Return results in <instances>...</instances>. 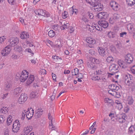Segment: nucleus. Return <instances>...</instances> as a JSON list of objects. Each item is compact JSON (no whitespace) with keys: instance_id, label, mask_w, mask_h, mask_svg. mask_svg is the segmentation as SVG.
<instances>
[{"instance_id":"f257e3e1","label":"nucleus","mask_w":135,"mask_h":135,"mask_svg":"<svg viewBox=\"0 0 135 135\" xmlns=\"http://www.w3.org/2000/svg\"><path fill=\"white\" fill-rule=\"evenodd\" d=\"M35 13L37 15H41L45 17H49L50 16V14L48 12L45 10L42 9H39L35 11Z\"/></svg>"},{"instance_id":"f03ea898","label":"nucleus","mask_w":135,"mask_h":135,"mask_svg":"<svg viewBox=\"0 0 135 135\" xmlns=\"http://www.w3.org/2000/svg\"><path fill=\"white\" fill-rule=\"evenodd\" d=\"M20 127V124L19 120H16L13 122L12 130L14 133H16L18 131Z\"/></svg>"},{"instance_id":"7ed1b4c3","label":"nucleus","mask_w":135,"mask_h":135,"mask_svg":"<svg viewBox=\"0 0 135 135\" xmlns=\"http://www.w3.org/2000/svg\"><path fill=\"white\" fill-rule=\"evenodd\" d=\"M119 66L118 65L113 64H111L109 67V69L112 73H110L111 75H113L114 74L117 73L118 71Z\"/></svg>"},{"instance_id":"20e7f679","label":"nucleus","mask_w":135,"mask_h":135,"mask_svg":"<svg viewBox=\"0 0 135 135\" xmlns=\"http://www.w3.org/2000/svg\"><path fill=\"white\" fill-rule=\"evenodd\" d=\"M95 11H99L102 10V5L98 1H95L92 5Z\"/></svg>"},{"instance_id":"39448f33","label":"nucleus","mask_w":135,"mask_h":135,"mask_svg":"<svg viewBox=\"0 0 135 135\" xmlns=\"http://www.w3.org/2000/svg\"><path fill=\"white\" fill-rule=\"evenodd\" d=\"M28 74L29 73L26 70L22 71L20 78V81L21 82L25 81L28 77Z\"/></svg>"},{"instance_id":"423d86ee","label":"nucleus","mask_w":135,"mask_h":135,"mask_svg":"<svg viewBox=\"0 0 135 135\" xmlns=\"http://www.w3.org/2000/svg\"><path fill=\"white\" fill-rule=\"evenodd\" d=\"M9 46H14L16 45L18 42V39L17 37H11L9 40Z\"/></svg>"},{"instance_id":"0eeeda50","label":"nucleus","mask_w":135,"mask_h":135,"mask_svg":"<svg viewBox=\"0 0 135 135\" xmlns=\"http://www.w3.org/2000/svg\"><path fill=\"white\" fill-rule=\"evenodd\" d=\"M27 95L25 93H22L18 100V102L19 104H23L27 100Z\"/></svg>"},{"instance_id":"6e6552de","label":"nucleus","mask_w":135,"mask_h":135,"mask_svg":"<svg viewBox=\"0 0 135 135\" xmlns=\"http://www.w3.org/2000/svg\"><path fill=\"white\" fill-rule=\"evenodd\" d=\"M11 50L10 46H7L2 50L1 52V54L3 56H6L9 54Z\"/></svg>"},{"instance_id":"1a4fd4ad","label":"nucleus","mask_w":135,"mask_h":135,"mask_svg":"<svg viewBox=\"0 0 135 135\" xmlns=\"http://www.w3.org/2000/svg\"><path fill=\"white\" fill-rule=\"evenodd\" d=\"M133 78L132 75L129 74L126 75L125 77V83L126 85H129L132 83Z\"/></svg>"},{"instance_id":"9d476101","label":"nucleus","mask_w":135,"mask_h":135,"mask_svg":"<svg viewBox=\"0 0 135 135\" xmlns=\"http://www.w3.org/2000/svg\"><path fill=\"white\" fill-rule=\"evenodd\" d=\"M110 5L113 9L115 11H117L119 9V4L113 1H111L110 2Z\"/></svg>"},{"instance_id":"9b49d317","label":"nucleus","mask_w":135,"mask_h":135,"mask_svg":"<svg viewBox=\"0 0 135 135\" xmlns=\"http://www.w3.org/2000/svg\"><path fill=\"white\" fill-rule=\"evenodd\" d=\"M124 61L125 62L130 64L133 61V56L131 54H128L125 56Z\"/></svg>"},{"instance_id":"f8f14e48","label":"nucleus","mask_w":135,"mask_h":135,"mask_svg":"<svg viewBox=\"0 0 135 135\" xmlns=\"http://www.w3.org/2000/svg\"><path fill=\"white\" fill-rule=\"evenodd\" d=\"M98 51L99 54L102 56H108V51L107 50H105L102 47H99L98 49Z\"/></svg>"},{"instance_id":"ddd939ff","label":"nucleus","mask_w":135,"mask_h":135,"mask_svg":"<svg viewBox=\"0 0 135 135\" xmlns=\"http://www.w3.org/2000/svg\"><path fill=\"white\" fill-rule=\"evenodd\" d=\"M34 110L31 108L29 110L28 109L27 111H26V117L28 120L30 119L32 117L33 113Z\"/></svg>"},{"instance_id":"4468645a","label":"nucleus","mask_w":135,"mask_h":135,"mask_svg":"<svg viewBox=\"0 0 135 135\" xmlns=\"http://www.w3.org/2000/svg\"><path fill=\"white\" fill-rule=\"evenodd\" d=\"M98 23L99 25L104 28H107L108 26V22L105 20L99 21Z\"/></svg>"},{"instance_id":"2eb2a0df","label":"nucleus","mask_w":135,"mask_h":135,"mask_svg":"<svg viewBox=\"0 0 135 135\" xmlns=\"http://www.w3.org/2000/svg\"><path fill=\"white\" fill-rule=\"evenodd\" d=\"M34 80V77L33 75H30L27 81L26 85H27L30 84Z\"/></svg>"},{"instance_id":"dca6fc26","label":"nucleus","mask_w":135,"mask_h":135,"mask_svg":"<svg viewBox=\"0 0 135 135\" xmlns=\"http://www.w3.org/2000/svg\"><path fill=\"white\" fill-rule=\"evenodd\" d=\"M86 41L90 44L93 45L96 43V41L94 39L89 37H87L86 39Z\"/></svg>"},{"instance_id":"f3484780","label":"nucleus","mask_w":135,"mask_h":135,"mask_svg":"<svg viewBox=\"0 0 135 135\" xmlns=\"http://www.w3.org/2000/svg\"><path fill=\"white\" fill-rule=\"evenodd\" d=\"M107 14L106 12H101L98 14L97 16L100 19L105 18L107 17Z\"/></svg>"},{"instance_id":"a211bd4d","label":"nucleus","mask_w":135,"mask_h":135,"mask_svg":"<svg viewBox=\"0 0 135 135\" xmlns=\"http://www.w3.org/2000/svg\"><path fill=\"white\" fill-rule=\"evenodd\" d=\"M109 88L110 89L115 91H118L119 89V87L115 84H111L109 86Z\"/></svg>"},{"instance_id":"6ab92c4d","label":"nucleus","mask_w":135,"mask_h":135,"mask_svg":"<svg viewBox=\"0 0 135 135\" xmlns=\"http://www.w3.org/2000/svg\"><path fill=\"white\" fill-rule=\"evenodd\" d=\"M90 61L93 63L99 64L100 62V61L99 59L93 57H90Z\"/></svg>"},{"instance_id":"aec40b11","label":"nucleus","mask_w":135,"mask_h":135,"mask_svg":"<svg viewBox=\"0 0 135 135\" xmlns=\"http://www.w3.org/2000/svg\"><path fill=\"white\" fill-rule=\"evenodd\" d=\"M48 117L49 119L50 120H51V123L49 124L50 126V127L51 126H52V130H55V127H53L52 126V122L54 120V119L52 117V116H51V114L50 113H49L48 114Z\"/></svg>"},{"instance_id":"412c9836","label":"nucleus","mask_w":135,"mask_h":135,"mask_svg":"<svg viewBox=\"0 0 135 135\" xmlns=\"http://www.w3.org/2000/svg\"><path fill=\"white\" fill-rule=\"evenodd\" d=\"M43 110L42 109L40 108L36 111V116L37 118H39L42 114Z\"/></svg>"},{"instance_id":"4be33fe9","label":"nucleus","mask_w":135,"mask_h":135,"mask_svg":"<svg viewBox=\"0 0 135 135\" xmlns=\"http://www.w3.org/2000/svg\"><path fill=\"white\" fill-rule=\"evenodd\" d=\"M29 35L28 34L25 32H23L21 34V38L22 39H25L28 38Z\"/></svg>"},{"instance_id":"5701e85b","label":"nucleus","mask_w":135,"mask_h":135,"mask_svg":"<svg viewBox=\"0 0 135 135\" xmlns=\"http://www.w3.org/2000/svg\"><path fill=\"white\" fill-rule=\"evenodd\" d=\"M94 64L91 62H88L87 63L88 67L93 70L95 69L97 67Z\"/></svg>"},{"instance_id":"b1692460","label":"nucleus","mask_w":135,"mask_h":135,"mask_svg":"<svg viewBox=\"0 0 135 135\" xmlns=\"http://www.w3.org/2000/svg\"><path fill=\"white\" fill-rule=\"evenodd\" d=\"M22 90L21 88L17 87L14 90V94L15 95H19L22 91Z\"/></svg>"},{"instance_id":"393cba45","label":"nucleus","mask_w":135,"mask_h":135,"mask_svg":"<svg viewBox=\"0 0 135 135\" xmlns=\"http://www.w3.org/2000/svg\"><path fill=\"white\" fill-rule=\"evenodd\" d=\"M12 85L11 84L7 82L5 85V89L6 91H9L12 88Z\"/></svg>"},{"instance_id":"a878e982","label":"nucleus","mask_w":135,"mask_h":135,"mask_svg":"<svg viewBox=\"0 0 135 135\" xmlns=\"http://www.w3.org/2000/svg\"><path fill=\"white\" fill-rule=\"evenodd\" d=\"M118 63L120 66L122 67V68H125L126 67L125 65V63L121 60H118Z\"/></svg>"},{"instance_id":"bb28decb","label":"nucleus","mask_w":135,"mask_h":135,"mask_svg":"<svg viewBox=\"0 0 135 135\" xmlns=\"http://www.w3.org/2000/svg\"><path fill=\"white\" fill-rule=\"evenodd\" d=\"M38 96V94L36 91H32L30 94V97L31 98H36Z\"/></svg>"},{"instance_id":"cd10ccee","label":"nucleus","mask_w":135,"mask_h":135,"mask_svg":"<svg viewBox=\"0 0 135 135\" xmlns=\"http://www.w3.org/2000/svg\"><path fill=\"white\" fill-rule=\"evenodd\" d=\"M105 74V71L103 69H100L96 71V75H104Z\"/></svg>"},{"instance_id":"c85d7f7f","label":"nucleus","mask_w":135,"mask_h":135,"mask_svg":"<svg viewBox=\"0 0 135 135\" xmlns=\"http://www.w3.org/2000/svg\"><path fill=\"white\" fill-rule=\"evenodd\" d=\"M128 103L129 105H132L133 102L134 100L132 96H129L127 99Z\"/></svg>"},{"instance_id":"c756f323","label":"nucleus","mask_w":135,"mask_h":135,"mask_svg":"<svg viewBox=\"0 0 135 135\" xmlns=\"http://www.w3.org/2000/svg\"><path fill=\"white\" fill-rule=\"evenodd\" d=\"M104 100L105 103L110 104L111 105H113V102L112 100L108 98H106Z\"/></svg>"},{"instance_id":"7c9ffc66","label":"nucleus","mask_w":135,"mask_h":135,"mask_svg":"<svg viewBox=\"0 0 135 135\" xmlns=\"http://www.w3.org/2000/svg\"><path fill=\"white\" fill-rule=\"evenodd\" d=\"M126 1L128 5L132 6L135 4V0H126Z\"/></svg>"},{"instance_id":"2f4dec72","label":"nucleus","mask_w":135,"mask_h":135,"mask_svg":"<svg viewBox=\"0 0 135 135\" xmlns=\"http://www.w3.org/2000/svg\"><path fill=\"white\" fill-rule=\"evenodd\" d=\"M135 131V126H131L129 128L128 132L130 134H132Z\"/></svg>"},{"instance_id":"473e14b6","label":"nucleus","mask_w":135,"mask_h":135,"mask_svg":"<svg viewBox=\"0 0 135 135\" xmlns=\"http://www.w3.org/2000/svg\"><path fill=\"white\" fill-rule=\"evenodd\" d=\"M32 129L31 128L29 127H25L24 128L25 134H27L31 131Z\"/></svg>"},{"instance_id":"72a5a7b5","label":"nucleus","mask_w":135,"mask_h":135,"mask_svg":"<svg viewBox=\"0 0 135 135\" xmlns=\"http://www.w3.org/2000/svg\"><path fill=\"white\" fill-rule=\"evenodd\" d=\"M49 36L50 37H52L55 35V32L52 30H51L49 31L48 33Z\"/></svg>"},{"instance_id":"f704fd0d","label":"nucleus","mask_w":135,"mask_h":135,"mask_svg":"<svg viewBox=\"0 0 135 135\" xmlns=\"http://www.w3.org/2000/svg\"><path fill=\"white\" fill-rule=\"evenodd\" d=\"M71 73L73 75H76L78 74L79 70L77 68H75L72 70Z\"/></svg>"},{"instance_id":"c9c22d12","label":"nucleus","mask_w":135,"mask_h":135,"mask_svg":"<svg viewBox=\"0 0 135 135\" xmlns=\"http://www.w3.org/2000/svg\"><path fill=\"white\" fill-rule=\"evenodd\" d=\"M130 88L131 89V90L132 91H133L135 90V85L133 82L130 84L129 85H128Z\"/></svg>"},{"instance_id":"e433bc0d","label":"nucleus","mask_w":135,"mask_h":135,"mask_svg":"<svg viewBox=\"0 0 135 135\" xmlns=\"http://www.w3.org/2000/svg\"><path fill=\"white\" fill-rule=\"evenodd\" d=\"M94 27L95 28V29L98 31H102V29L101 27V26H100L98 24H94Z\"/></svg>"},{"instance_id":"4c0bfd02","label":"nucleus","mask_w":135,"mask_h":135,"mask_svg":"<svg viewBox=\"0 0 135 135\" xmlns=\"http://www.w3.org/2000/svg\"><path fill=\"white\" fill-rule=\"evenodd\" d=\"M69 24L68 23L64 24L61 27V28L62 30H64L65 29L67 28L69 26Z\"/></svg>"},{"instance_id":"58836bf2","label":"nucleus","mask_w":135,"mask_h":135,"mask_svg":"<svg viewBox=\"0 0 135 135\" xmlns=\"http://www.w3.org/2000/svg\"><path fill=\"white\" fill-rule=\"evenodd\" d=\"M94 26L93 25L91 26H89L90 27L89 28V30L90 32L93 33L95 32L96 30Z\"/></svg>"},{"instance_id":"ea45409f","label":"nucleus","mask_w":135,"mask_h":135,"mask_svg":"<svg viewBox=\"0 0 135 135\" xmlns=\"http://www.w3.org/2000/svg\"><path fill=\"white\" fill-rule=\"evenodd\" d=\"M113 58L112 56H109L106 59V61L108 63L110 62H112L114 61Z\"/></svg>"},{"instance_id":"a19ab883","label":"nucleus","mask_w":135,"mask_h":135,"mask_svg":"<svg viewBox=\"0 0 135 135\" xmlns=\"http://www.w3.org/2000/svg\"><path fill=\"white\" fill-rule=\"evenodd\" d=\"M114 33L111 31L108 32L107 34V36L110 38H113L114 37Z\"/></svg>"},{"instance_id":"79ce46f5","label":"nucleus","mask_w":135,"mask_h":135,"mask_svg":"<svg viewBox=\"0 0 135 135\" xmlns=\"http://www.w3.org/2000/svg\"><path fill=\"white\" fill-rule=\"evenodd\" d=\"M120 117L123 120L125 121L127 119V116L126 114L124 113L120 115Z\"/></svg>"},{"instance_id":"37998d69","label":"nucleus","mask_w":135,"mask_h":135,"mask_svg":"<svg viewBox=\"0 0 135 135\" xmlns=\"http://www.w3.org/2000/svg\"><path fill=\"white\" fill-rule=\"evenodd\" d=\"M86 1L89 4L92 5V4H93L95 1H98V0H86Z\"/></svg>"},{"instance_id":"c03bdc74","label":"nucleus","mask_w":135,"mask_h":135,"mask_svg":"<svg viewBox=\"0 0 135 135\" xmlns=\"http://www.w3.org/2000/svg\"><path fill=\"white\" fill-rule=\"evenodd\" d=\"M7 108H6V107H3L1 109V112L4 114H6L7 112Z\"/></svg>"},{"instance_id":"a18cd8bd","label":"nucleus","mask_w":135,"mask_h":135,"mask_svg":"<svg viewBox=\"0 0 135 135\" xmlns=\"http://www.w3.org/2000/svg\"><path fill=\"white\" fill-rule=\"evenodd\" d=\"M52 28L55 31L59 30L60 29V27H59V25H54L52 26Z\"/></svg>"},{"instance_id":"49530a36","label":"nucleus","mask_w":135,"mask_h":135,"mask_svg":"<svg viewBox=\"0 0 135 135\" xmlns=\"http://www.w3.org/2000/svg\"><path fill=\"white\" fill-rule=\"evenodd\" d=\"M68 12L66 11H64V13H63L62 14V17L63 18L65 19L68 17Z\"/></svg>"},{"instance_id":"de8ad7c7","label":"nucleus","mask_w":135,"mask_h":135,"mask_svg":"<svg viewBox=\"0 0 135 135\" xmlns=\"http://www.w3.org/2000/svg\"><path fill=\"white\" fill-rule=\"evenodd\" d=\"M115 103L119 105V108L120 109L122 108V105L121 103L120 102V101L118 100H116L115 102Z\"/></svg>"},{"instance_id":"09e8293b","label":"nucleus","mask_w":135,"mask_h":135,"mask_svg":"<svg viewBox=\"0 0 135 135\" xmlns=\"http://www.w3.org/2000/svg\"><path fill=\"white\" fill-rule=\"evenodd\" d=\"M81 19L85 22H87L88 21L86 17L84 16H83Z\"/></svg>"},{"instance_id":"8fccbe9b","label":"nucleus","mask_w":135,"mask_h":135,"mask_svg":"<svg viewBox=\"0 0 135 135\" xmlns=\"http://www.w3.org/2000/svg\"><path fill=\"white\" fill-rule=\"evenodd\" d=\"M89 53L91 54V55H95L96 53V52L94 50L91 49L89 51Z\"/></svg>"},{"instance_id":"3c124183","label":"nucleus","mask_w":135,"mask_h":135,"mask_svg":"<svg viewBox=\"0 0 135 135\" xmlns=\"http://www.w3.org/2000/svg\"><path fill=\"white\" fill-rule=\"evenodd\" d=\"M6 39V37L5 36H3L0 37V43H2Z\"/></svg>"},{"instance_id":"603ef678","label":"nucleus","mask_w":135,"mask_h":135,"mask_svg":"<svg viewBox=\"0 0 135 135\" xmlns=\"http://www.w3.org/2000/svg\"><path fill=\"white\" fill-rule=\"evenodd\" d=\"M26 110H24L23 112H22V117H21V119L22 120H23L26 117Z\"/></svg>"},{"instance_id":"864d4df0","label":"nucleus","mask_w":135,"mask_h":135,"mask_svg":"<svg viewBox=\"0 0 135 135\" xmlns=\"http://www.w3.org/2000/svg\"><path fill=\"white\" fill-rule=\"evenodd\" d=\"M16 51L19 52H21L23 51L22 47L18 46L16 48Z\"/></svg>"},{"instance_id":"5fc2aeb1","label":"nucleus","mask_w":135,"mask_h":135,"mask_svg":"<svg viewBox=\"0 0 135 135\" xmlns=\"http://www.w3.org/2000/svg\"><path fill=\"white\" fill-rule=\"evenodd\" d=\"M108 93L109 94L113 96H114L116 93L115 91H114L111 89L108 90Z\"/></svg>"},{"instance_id":"6e6d98bb","label":"nucleus","mask_w":135,"mask_h":135,"mask_svg":"<svg viewBox=\"0 0 135 135\" xmlns=\"http://www.w3.org/2000/svg\"><path fill=\"white\" fill-rule=\"evenodd\" d=\"M5 120V118L3 115H0V123H3Z\"/></svg>"},{"instance_id":"4d7b16f0","label":"nucleus","mask_w":135,"mask_h":135,"mask_svg":"<svg viewBox=\"0 0 135 135\" xmlns=\"http://www.w3.org/2000/svg\"><path fill=\"white\" fill-rule=\"evenodd\" d=\"M12 119L10 118V117L8 118L7 121V123L8 125H9L10 124V123H11L12 122Z\"/></svg>"},{"instance_id":"13d9d810","label":"nucleus","mask_w":135,"mask_h":135,"mask_svg":"<svg viewBox=\"0 0 135 135\" xmlns=\"http://www.w3.org/2000/svg\"><path fill=\"white\" fill-rule=\"evenodd\" d=\"M25 52H28L29 53H30L32 54V55H33L34 54V53H33L32 51L31 50V49H26L25 50Z\"/></svg>"},{"instance_id":"bf43d9fd","label":"nucleus","mask_w":135,"mask_h":135,"mask_svg":"<svg viewBox=\"0 0 135 135\" xmlns=\"http://www.w3.org/2000/svg\"><path fill=\"white\" fill-rule=\"evenodd\" d=\"M72 11L73 12L72 13V15L73 14V13H75V15H76L78 13V9H74L73 8V6L72 7Z\"/></svg>"},{"instance_id":"052dcab7","label":"nucleus","mask_w":135,"mask_h":135,"mask_svg":"<svg viewBox=\"0 0 135 135\" xmlns=\"http://www.w3.org/2000/svg\"><path fill=\"white\" fill-rule=\"evenodd\" d=\"M119 15L117 14H114L113 17V19L114 20H116L119 18Z\"/></svg>"},{"instance_id":"680f3d73","label":"nucleus","mask_w":135,"mask_h":135,"mask_svg":"<svg viewBox=\"0 0 135 135\" xmlns=\"http://www.w3.org/2000/svg\"><path fill=\"white\" fill-rule=\"evenodd\" d=\"M9 3L11 4H14L15 3V0H7Z\"/></svg>"},{"instance_id":"e2e57ef3","label":"nucleus","mask_w":135,"mask_h":135,"mask_svg":"<svg viewBox=\"0 0 135 135\" xmlns=\"http://www.w3.org/2000/svg\"><path fill=\"white\" fill-rule=\"evenodd\" d=\"M131 70L132 73L134 74H135V65L133 66L131 68Z\"/></svg>"},{"instance_id":"0e129e2a","label":"nucleus","mask_w":135,"mask_h":135,"mask_svg":"<svg viewBox=\"0 0 135 135\" xmlns=\"http://www.w3.org/2000/svg\"><path fill=\"white\" fill-rule=\"evenodd\" d=\"M8 93H6L5 94H3V95L1 96V98L3 99H4L5 98H6L8 95Z\"/></svg>"},{"instance_id":"69168bd1","label":"nucleus","mask_w":135,"mask_h":135,"mask_svg":"<svg viewBox=\"0 0 135 135\" xmlns=\"http://www.w3.org/2000/svg\"><path fill=\"white\" fill-rule=\"evenodd\" d=\"M52 58H53L54 59H56L57 60L59 59L62 60V59L61 57H59L58 56H53L52 57Z\"/></svg>"},{"instance_id":"338daca9","label":"nucleus","mask_w":135,"mask_h":135,"mask_svg":"<svg viewBox=\"0 0 135 135\" xmlns=\"http://www.w3.org/2000/svg\"><path fill=\"white\" fill-rule=\"evenodd\" d=\"M78 78H83V74L81 73H79L78 74L77 76Z\"/></svg>"},{"instance_id":"774afa93","label":"nucleus","mask_w":135,"mask_h":135,"mask_svg":"<svg viewBox=\"0 0 135 135\" xmlns=\"http://www.w3.org/2000/svg\"><path fill=\"white\" fill-rule=\"evenodd\" d=\"M88 14L89 16V18L90 19H92L94 17L93 14L91 13H90L89 12H88Z\"/></svg>"}]
</instances>
